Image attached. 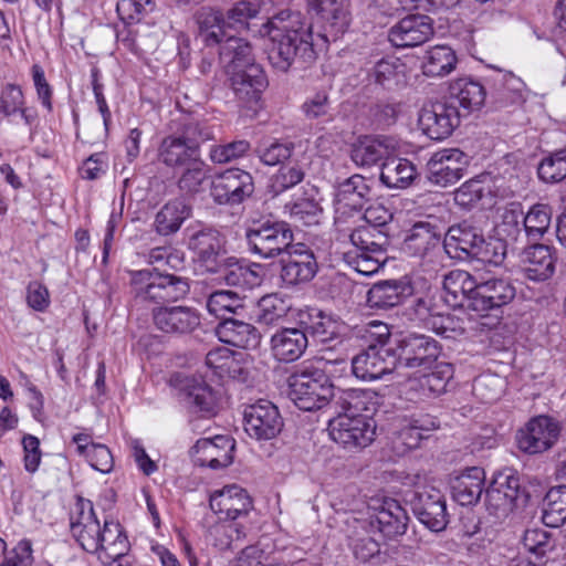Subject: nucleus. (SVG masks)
I'll use <instances>...</instances> for the list:
<instances>
[{"instance_id": "nucleus-25", "label": "nucleus", "mask_w": 566, "mask_h": 566, "mask_svg": "<svg viewBox=\"0 0 566 566\" xmlns=\"http://www.w3.org/2000/svg\"><path fill=\"white\" fill-rule=\"evenodd\" d=\"M448 102L455 106L462 118L480 111L486 99L485 87L471 77H459L452 81L444 95Z\"/></svg>"}, {"instance_id": "nucleus-16", "label": "nucleus", "mask_w": 566, "mask_h": 566, "mask_svg": "<svg viewBox=\"0 0 566 566\" xmlns=\"http://www.w3.org/2000/svg\"><path fill=\"white\" fill-rule=\"evenodd\" d=\"M254 191L250 172L231 168L216 176L211 186V197L218 205L235 206L243 202Z\"/></svg>"}, {"instance_id": "nucleus-3", "label": "nucleus", "mask_w": 566, "mask_h": 566, "mask_svg": "<svg viewBox=\"0 0 566 566\" xmlns=\"http://www.w3.org/2000/svg\"><path fill=\"white\" fill-rule=\"evenodd\" d=\"M289 397L304 411H314L331 405L336 388L326 371L315 364H303L287 378Z\"/></svg>"}, {"instance_id": "nucleus-62", "label": "nucleus", "mask_w": 566, "mask_h": 566, "mask_svg": "<svg viewBox=\"0 0 566 566\" xmlns=\"http://www.w3.org/2000/svg\"><path fill=\"white\" fill-rule=\"evenodd\" d=\"M210 273L218 274L229 286L245 287V263L234 256H226Z\"/></svg>"}, {"instance_id": "nucleus-17", "label": "nucleus", "mask_w": 566, "mask_h": 566, "mask_svg": "<svg viewBox=\"0 0 566 566\" xmlns=\"http://www.w3.org/2000/svg\"><path fill=\"white\" fill-rule=\"evenodd\" d=\"M522 492L520 479L512 470L499 472L485 490V504L496 517L506 516L516 506Z\"/></svg>"}, {"instance_id": "nucleus-12", "label": "nucleus", "mask_w": 566, "mask_h": 566, "mask_svg": "<svg viewBox=\"0 0 566 566\" xmlns=\"http://www.w3.org/2000/svg\"><path fill=\"white\" fill-rule=\"evenodd\" d=\"M331 438L344 449L357 451L368 447L375 439L376 424L368 416L338 415L329 421Z\"/></svg>"}, {"instance_id": "nucleus-26", "label": "nucleus", "mask_w": 566, "mask_h": 566, "mask_svg": "<svg viewBox=\"0 0 566 566\" xmlns=\"http://www.w3.org/2000/svg\"><path fill=\"white\" fill-rule=\"evenodd\" d=\"M211 510L224 520L247 516L253 507L249 493L237 484L226 485L210 495Z\"/></svg>"}, {"instance_id": "nucleus-48", "label": "nucleus", "mask_w": 566, "mask_h": 566, "mask_svg": "<svg viewBox=\"0 0 566 566\" xmlns=\"http://www.w3.org/2000/svg\"><path fill=\"white\" fill-rule=\"evenodd\" d=\"M543 523L552 528L566 524V484L552 486L544 496Z\"/></svg>"}, {"instance_id": "nucleus-28", "label": "nucleus", "mask_w": 566, "mask_h": 566, "mask_svg": "<svg viewBox=\"0 0 566 566\" xmlns=\"http://www.w3.org/2000/svg\"><path fill=\"white\" fill-rule=\"evenodd\" d=\"M516 295V290L510 279L490 277L479 282L475 297H473L474 312L484 313L510 304Z\"/></svg>"}, {"instance_id": "nucleus-56", "label": "nucleus", "mask_w": 566, "mask_h": 566, "mask_svg": "<svg viewBox=\"0 0 566 566\" xmlns=\"http://www.w3.org/2000/svg\"><path fill=\"white\" fill-rule=\"evenodd\" d=\"M180 168L182 172L177 182L179 190L187 195L199 192L207 178L203 160L198 157Z\"/></svg>"}, {"instance_id": "nucleus-23", "label": "nucleus", "mask_w": 566, "mask_h": 566, "mask_svg": "<svg viewBox=\"0 0 566 566\" xmlns=\"http://www.w3.org/2000/svg\"><path fill=\"white\" fill-rule=\"evenodd\" d=\"M433 33L430 17L409 14L390 28L388 39L396 48H413L430 40Z\"/></svg>"}, {"instance_id": "nucleus-60", "label": "nucleus", "mask_w": 566, "mask_h": 566, "mask_svg": "<svg viewBox=\"0 0 566 566\" xmlns=\"http://www.w3.org/2000/svg\"><path fill=\"white\" fill-rule=\"evenodd\" d=\"M347 325L339 317L322 312L311 335L322 343H327L344 337Z\"/></svg>"}, {"instance_id": "nucleus-64", "label": "nucleus", "mask_w": 566, "mask_h": 566, "mask_svg": "<svg viewBox=\"0 0 566 566\" xmlns=\"http://www.w3.org/2000/svg\"><path fill=\"white\" fill-rule=\"evenodd\" d=\"M302 112L306 119L331 120V101L327 91L321 90L308 96L302 104Z\"/></svg>"}, {"instance_id": "nucleus-45", "label": "nucleus", "mask_w": 566, "mask_h": 566, "mask_svg": "<svg viewBox=\"0 0 566 566\" xmlns=\"http://www.w3.org/2000/svg\"><path fill=\"white\" fill-rule=\"evenodd\" d=\"M416 178V168L405 158L389 157L381 165L379 179L390 189H405Z\"/></svg>"}, {"instance_id": "nucleus-33", "label": "nucleus", "mask_w": 566, "mask_h": 566, "mask_svg": "<svg viewBox=\"0 0 566 566\" xmlns=\"http://www.w3.org/2000/svg\"><path fill=\"white\" fill-rule=\"evenodd\" d=\"M408 520L406 510L397 500L385 499L368 521V526L377 528L385 538L394 539L406 533Z\"/></svg>"}, {"instance_id": "nucleus-7", "label": "nucleus", "mask_w": 566, "mask_h": 566, "mask_svg": "<svg viewBox=\"0 0 566 566\" xmlns=\"http://www.w3.org/2000/svg\"><path fill=\"white\" fill-rule=\"evenodd\" d=\"M396 368L431 369L442 353L440 343L431 336L409 333L392 347Z\"/></svg>"}, {"instance_id": "nucleus-61", "label": "nucleus", "mask_w": 566, "mask_h": 566, "mask_svg": "<svg viewBox=\"0 0 566 566\" xmlns=\"http://www.w3.org/2000/svg\"><path fill=\"white\" fill-rule=\"evenodd\" d=\"M432 371L421 378V386L427 388L433 395H440L446 391L448 382L453 377V365L444 361H437L432 366Z\"/></svg>"}, {"instance_id": "nucleus-38", "label": "nucleus", "mask_w": 566, "mask_h": 566, "mask_svg": "<svg viewBox=\"0 0 566 566\" xmlns=\"http://www.w3.org/2000/svg\"><path fill=\"white\" fill-rule=\"evenodd\" d=\"M214 333L220 342L243 349L255 348L260 343L258 329L237 317L220 321Z\"/></svg>"}, {"instance_id": "nucleus-59", "label": "nucleus", "mask_w": 566, "mask_h": 566, "mask_svg": "<svg viewBox=\"0 0 566 566\" xmlns=\"http://www.w3.org/2000/svg\"><path fill=\"white\" fill-rule=\"evenodd\" d=\"M290 216L304 226L317 224L323 211L319 202L314 198H300L285 206Z\"/></svg>"}, {"instance_id": "nucleus-11", "label": "nucleus", "mask_w": 566, "mask_h": 566, "mask_svg": "<svg viewBox=\"0 0 566 566\" xmlns=\"http://www.w3.org/2000/svg\"><path fill=\"white\" fill-rule=\"evenodd\" d=\"M406 501L419 522L429 530L440 532L447 527V501L440 490L428 486L417 489L407 494Z\"/></svg>"}, {"instance_id": "nucleus-40", "label": "nucleus", "mask_w": 566, "mask_h": 566, "mask_svg": "<svg viewBox=\"0 0 566 566\" xmlns=\"http://www.w3.org/2000/svg\"><path fill=\"white\" fill-rule=\"evenodd\" d=\"M490 80L493 83L491 98H493L496 107H505L513 104H520L524 101V83L512 72L495 70Z\"/></svg>"}, {"instance_id": "nucleus-30", "label": "nucleus", "mask_w": 566, "mask_h": 566, "mask_svg": "<svg viewBox=\"0 0 566 566\" xmlns=\"http://www.w3.org/2000/svg\"><path fill=\"white\" fill-rule=\"evenodd\" d=\"M380 396L371 389H337L333 408L338 415L368 416L373 415L379 403Z\"/></svg>"}, {"instance_id": "nucleus-50", "label": "nucleus", "mask_w": 566, "mask_h": 566, "mask_svg": "<svg viewBox=\"0 0 566 566\" xmlns=\"http://www.w3.org/2000/svg\"><path fill=\"white\" fill-rule=\"evenodd\" d=\"M181 139L193 147L196 154H200L201 144L214 138L212 127L206 120L182 116L178 119L175 132Z\"/></svg>"}, {"instance_id": "nucleus-47", "label": "nucleus", "mask_w": 566, "mask_h": 566, "mask_svg": "<svg viewBox=\"0 0 566 566\" xmlns=\"http://www.w3.org/2000/svg\"><path fill=\"white\" fill-rule=\"evenodd\" d=\"M405 64L399 59H381L368 72V80L385 90H395L405 82Z\"/></svg>"}, {"instance_id": "nucleus-35", "label": "nucleus", "mask_w": 566, "mask_h": 566, "mask_svg": "<svg viewBox=\"0 0 566 566\" xmlns=\"http://www.w3.org/2000/svg\"><path fill=\"white\" fill-rule=\"evenodd\" d=\"M412 294V286L402 280H385L371 285L367 292V304L374 310H389L400 305Z\"/></svg>"}, {"instance_id": "nucleus-2", "label": "nucleus", "mask_w": 566, "mask_h": 566, "mask_svg": "<svg viewBox=\"0 0 566 566\" xmlns=\"http://www.w3.org/2000/svg\"><path fill=\"white\" fill-rule=\"evenodd\" d=\"M198 25L207 46L219 45V59L226 64L227 73L256 64L251 44L242 38L228 35L220 11L203 9L198 15Z\"/></svg>"}, {"instance_id": "nucleus-18", "label": "nucleus", "mask_w": 566, "mask_h": 566, "mask_svg": "<svg viewBox=\"0 0 566 566\" xmlns=\"http://www.w3.org/2000/svg\"><path fill=\"white\" fill-rule=\"evenodd\" d=\"M151 315L155 327L171 336L190 335L201 325L199 312L190 306H156Z\"/></svg>"}, {"instance_id": "nucleus-14", "label": "nucleus", "mask_w": 566, "mask_h": 566, "mask_svg": "<svg viewBox=\"0 0 566 566\" xmlns=\"http://www.w3.org/2000/svg\"><path fill=\"white\" fill-rule=\"evenodd\" d=\"M243 422L248 436L258 441L276 438L284 426L279 408L266 399L247 405L243 410Z\"/></svg>"}, {"instance_id": "nucleus-52", "label": "nucleus", "mask_w": 566, "mask_h": 566, "mask_svg": "<svg viewBox=\"0 0 566 566\" xmlns=\"http://www.w3.org/2000/svg\"><path fill=\"white\" fill-rule=\"evenodd\" d=\"M415 313L416 317L420 321H427V325H430L431 328L439 335L444 337H450L448 332L453 331L451 325L453 324V318L451 316H442L434 312V306L431 297L420 296L412 301V305L410 307Z\"/></svg>"}, {"instance_id": "nucleus-44", "label": "nucleus", "mask_w": 566, "mask_h": 566, "mask_svg": "<svg viewBox=\"0 0 566 566\" xmlns=\"http://www.w3.org/2000/svg\"><path fill=\"white\" fill-rule=\"evenodd\" d=\"M200 157L193 147L181 139L176 133L163 138L158 147V160L166 167L179 169Z\"/></svg>"}, {"instance_id": "nucleus-55", "label": "nucleus", "mask_w": 566, "mask_h": 566, "mask_svg": "<svg viewBox=\"0 0 566 566\" xmlns=\"http://www.w3.org/2000/svg\"><path fill=\"white\" fill-rule=\"evenodd\" d=\"M552 209L547 205H534L523 217V228L530 238H541L549 228Z\"/></svg>"}, {"instance_id": "nucleus-34", "label": "nucleus", "mask_w": 566, "mask_h": 566, "mask_svg": "<svg viewBox=\"0 0 566 566\" xmlns=\"http://www.w3.org/2000/svg\"><path fill=\"white\" fill-rule=\"evenodd\" d=\"M228 74L235 96L247 103L258 102L269 84L260 64H252Z\"/></svg>"}, {"instance_id": "nucleus-42", "label": "nucleus", "mask_w": 566, "mask_h": 566, "mask_svg": "<svg viewBox=\"0 0 566 566\" xmlns=\"http://www.w3.org/2000/svg\"><path fill=\"white\" fill-rule=\"evenodd\" d=\"M347 539L354 556L363 563L380 553L378 542L368 532V521L353 518L347 523Z\"/></svg>"}, {"instance_id": "nucleus-29", "label": "nucleus", "mask_w": 566, "mask_h": 566, "mask_svg": "<svg viewBox=\"0 0 566 566\" xmlns=\"http://www.w3.org/2000/svg\"><path fill=\"white\" fill-rule=\"evenodd\" d=\"M373 190L368 180L361 175H353L339 182L336 187L335 202L337 205L336 217L344 213L346 209L360 212L371 200Z\"/></svg>"}, {"instance_id": "nucleus-37", "label": "nucleus", "mask_w": 566, "mask_h": 566, "mask_svg": "<svg viewBox=\"0 0 566 566\" xmlns=\"http://www.w3.org/2000/svg\"><path fill=\"white\" fill-rule=\"evenodd\" d=\"M308 339L305 331L297 327L281 328L271 337V350L279 361L297 360L306 350Z\"/></svg>"}, {"instance_id": "nucleus-8", "label": "nucleus", "mask_w": 566, "mask_h": 566, "mask_svg": "<svg viewBox=\"0 0 566 566\" xmlns=\"http://www.w3.org/2000/svg\"><path fill=\"white\" fill-rule=\"evenodd\" d=\"M334 224L336 241L350 245L345 252L387 254L390 239L384 229L370 224L354 226L344 218V213L335 217Z\"/></svg>"}, {"instance_id": "nucleus-1", "label": "nucleus", "mask_w": 566, "mask_h": 566, "mask_svg": "<svg viewBox=\"0 0 566 566\" xmlns=\"http://www.w3.org/2000/svg\"><path fill=\"white\" fill-rule=\"evenodd\" d=\"M307 7L312 24L306 23L300 12L283 11L263 25L261 32L269 38L268 60L279 72L302 70L315 61L314 28L325 42H335L349 28L348 0H307Z\"/></svg>"}, {"instance_id": "nucleus-20", "label": "nucleus", "mask_w": 566, "mask_h": 566, "mask_svg": "<svg viewBox=\"0 0 566 566\" xmlns=\"http://www.w3.org/2000/svg\"><path fill=\"white\" fill-rule=\"evenodd\" d=\"M70 528L72 536L85 552L90 554L97 552L102 526L90 500L77 499L71 513Z\"/></svg>"}, {"instance_id": "nucleus-58", "label": "nucleus", "mask_w": 566, "mask_h": 566, "mask_svg": "<svg viewBox=\"0 0 566 566\" xmlns=\"http://www.w3.org/2000/svg\"><path fill=\"white\" fill-rule=\"evenodd\" d=\"M155 8L154 0H119L116 11L125 23L132 24L144 20Z\"/></svg>"}, {"instance_id": "nucleus-13", "label": "nucleus", "mask_w": 566, "mask_h": 566, "mask_svg": "<svg viewBox=\"0 0 566 566\" xmlns=\"http://www.w3.org/2000/svg\"><path fill=\"white\" fill-rule=\"evenodd\" d=\"M280 266V279L286 287L311 282L319 268L314 251L304 243H293L281 256Z\"/></svg>"}, {"instance_id": "nucleus-5", "label": "nucleus", "mask_w": 566, "mask_h": 566, "mask_svg": "<svg viewBox=\"0 0 566 566\" xmlns=\"http://www.w3.org/2000/svg\"><path fill=\"white\" fill-rule=\"evenodd\" d=\"M130 286L136 301L153 302L158 306L184 300L190 292L188 277L156 269L130 272Z\"/></svg>"}, {"instance_id": "nucleus-31", "label": "nucleus", "mask_w": 566, "mask_h": 566, "mask_svg": "<svg viewBox=\"0 0 566 566\" xmlns=\"http://www.w3.org/2000/svg\"><path fill=\"white\" fill-rule=\"evenodd\" d=\"M478 285L479 282L468 271H450L442 282L444 302L451 307H467L474 311L473 297H475Z\"/></svg>"}, {"instance_id": "nucleus-49", "label": "nucleus", "mask_w": 566, "mask_h": 566, "mask_svg": "<svg viewBox=\"0 0 566 566\" xmlns=\"http://www.w3.org/2000/svg\"><path fill=\"white\" fill-rule=\"evenodd\" d=\"M437 428L438 422L428 415L411 417L403 420V424L397 432V439L407 449H416L420 441L428 438V433Z\"/></svg>"}, {"instance_id": "nucleus-39", "label": "nucleus", "mask_w": 566, "mask_h": 566, "mask_svg": "<svg viewBox=\"0 0 566 566\" xmlns=\"http://www.w3.org/2000/svg\"><path fill=\"white\" fill-rule=\"evenodd\" d=\"M522 263L525 276L541 282L554 274L556 258L551 247L537 243L523 251Z\"/></svg>"}, {"instance_id": "nucleus-32", "label": "nucleus", "mask_w": 566, "mask_h": 566, "mask_svg": "<svg viewBox=\"0 0 566 566\" xmlns=\"http://www.w3.org/2000/svg\"><path fill=\"white\" fill-rule=\"evenodd\" d=\"M97 545L98 559L111 565L118 563L117 566H124L120 560L127 555L130 544L127 535L119 523L105 521L98 536Z\"/></svg>"}, {"instance_id": "nucleus-41", "label": "nucleus", "mask_w": 566, "mask_h": 566, "mask_svg": "<svg viewBox=\"0 0 566 566\" xmlns=\"http://www.w3.org/2000/svg\"><path fill=\"white\" fill-rule=\"evenodd\" d=\"M191 206L185 198H175L165 203L156 213L154 227L158 234L170 235L176 233L181 224L190 218Z\"/></svg>"}, {"instance_id": "nucleus-54", "label": "nucleus", "mask_w": 566, "mask_h": 566, "mask_svg": "<svg viewBox=\"0 0 566 566\" xmlns=\"http://www.w3.org/2000/svg\"><path fill=\"white\" fill-rule=\"evenodd\" d=\"M304 178L305 168L302 164L295 161L282 165L271 178L270 191L279 196L301 184Z\"/></svg>"}, {"instance_id": "nucleus-19", "label": "nucleus", "mask_w": 566, "mask_h": 566, "mask_svg": "<svg viewBox=\"0 0 566 566\" xmlns=\"http://www.w3.org/2000/svg\"><path fill=\"white\" fill-rule=\"evenodd\" d=\"M469 165V157L458 148L443 149L432 155L427 164L430 182L448 187L458 182Z\"/></svg>"}, {"instance_id": "nucleus-4", "label": "nucleus", "mask_w": 566, "mask_h": 566, "mask_svg": "<svg viewBox=\"0 0 566 566\" xmlns=\"http://www.w3.org/2000/svg\"><path fill=\"white\" fill-rule=\"evenodd\" d=\"M357 336L369 333L377 335L376 343H370L366 349L352 359L353 375L365 381L380 379L396 369L392 346H388V326L381 322L373 321L366 327L356 328Z\"/></svg>"}, {"instance_id": "nucleus-53", "label": "nucleus", "mask_w": 566, "mask_h": 566, "mask_svg": "<svg viewBox=\"0 0 566 566\" xmlns=\"http://www.w3.org/2000/svg\"><path fill=\"white\" fill-rule=\"evenodd\" d=\"M290 305L279 294H268L258 302V323L274 326L282 323L290 312Z\"/></svg>"}, {"instance_id": "nucleus-15", "label": "nucleus", "mask_w": 566, "mask_h": 566, "mask_svg": "<svg viewBox=\"0 0 566 566\" xmlns=\"http://www.w3.org/2000/svg\"><path fill=\"white\" fill-rule=\"evenodd\" d=\"M462 117L455 106H452L443 96L436 102L422 106L418 124L423 134L432 140H443L451 136L460 125Z\"/></svg>"}, {"instance_id": "nucleus-9", "label": "nucleus", "mask_w": 566, "mask_h": 566, "mask_svg": "<svg viewBox=\"0 0 566 566\" xmlns=\"http://www.w3.org/2000/svg\"><path fill=\"white\" fill-rule=\"evenodd\" d=\"M169 385L189 411L202 416L214 415L216 394L201 376L174 373L169 378Z\"/></svg>"}, {"instance_id": "nucleus-43", "label": "nucleus", "mask_w": 566, "mask_h": 566, "mask_svg": "<svg viewBox=\"0 0 566 566\" xmlns=\"http://www.w3.org/2000/svg\"><path fill=\"white\" fill-rule=\"evenodd\" d=\"M390 140L386 137H360L350 149L352 160L359 167H371L389 158Z\"/></svg>"}, {"instance_id": "nucleus-46", "label": "nucleus", "mask_w": 566, "mask_h": 566, "mask_svg": "<svg viewBox=\"0 0 566 566\" xmlns=\"http://www.w3.org/2000/svg\"><path fill=\"white\" fill-rule=\"evenodd\" d=\"M207 310L220 321L240 316L245 310L244 297L230 290H218L209 295Z\"/></svg>"}, {"instance_id": "nucleus-24", "label": "nucleus", "mask_w": 566, "mask_h": 566, "mask_svg": "<svg viewBox=\"0 0 566 566\" xmlns=\"http://www.w3.org/2000/svg\"><path fill=\"white\" fill-rule=\"evenodd\" d=\"M188 248L208 272H211L227 256L224 237L213 228H202L191 233Z\"/></svg>"}, {"instance_id": "nucleus-63", "label": "nucleus", "mask_w": 566, "mask_h": 566, "mask_svg": "<svg viewBox=\"0 0 566 566\" xmlns=\"http://www.w3.org/2000/svg\"><path fill=\"white\" fill-rule=\"evenodd\" d=\"M386 254L375 255L373 253L343 252V260L356 272L369 276L385 264Z\"/></svg>"}, {"instance_id": "nucleus-51", "label": "nucleus", "mask_w": 566, "mask_h": 566, "mask_svg": "<svg viewBox=\"0 0 566 566\" xmlns=\"http://www.w3.org/2000/svg\"><path fill=\"white\" fill-rule=\"evenodd\" d=\"M455 65L457 56L452 49L446 45H437L427 52L422 70L426 76H446L455 69Z\"/></svg>"}, {"instance_id": "nucleus-22", "label": "nucleus", "mask_w": 566, "mask_h": 566, "mask_svg": "<svg viewBox=\"0 0 566 566\" xmlns=\"http://www.w3.org/2000/svg\"><path fill=\"white\" fill-rule=\"evenodd\" d=\"M482 235L479 228L463 221L451 226L443 233L442 248L449 258L467 261L474 258L480 243H482Z\"/></svg>"}, {"instance_id": "nucleus-57", "label": "nucleus", "mask_w": 566, "mask_h": 566, "mask_svg": "<svg viewBox=\"0 0 566 566\" xmlns=\"http://www.w3.org/2000/svg\"><path fill=\"white\" fill-rule=\"evenodd\" d=\"M541 180L547 184L559 182L566 178V151L559 150L545 157L537 167Z\"/></svg>"}, {"instance_id": "nucleus-21", "label": "nucleus", "mask_w": 566, "mask_h": 566, "mask_svg": "<svg viewBox=\"0 0 566 566\" xmlns=\"http://www.w3.org/2000/svg\"><path fill=\"white\" fill-rule=\"evenodd\" d=\"M235 441L229 436L199 439L191 448L195 464L219 470L233 462Z\"/></svg>"}, {"instance_id": "nucleus-27", "label": "nucleus", "mask_w": 566, "mask_h": 566, "mask_svg": "<svg viewBox=\"0 0 566 566\" xmlns=\"http://www.w3.org/2000/svg\"><path fill=\"white\" fill-rule=\"evenodd\" d=\"M442 228L430 221H418L407 232L402 250L413 256L426 258L440 251Z\"/></svg>"}, {"instance_id": "nucleus-36", "label": "nucleus", "mask_w": 566, "mask_h": 566, "mask_svg": "<svg viewBox=\"0 0 566 566\" xmlns=\"http://www.w3.org/2000/svg\"><path fill=\"white\" fill-rule=\"evenodd\" d=\"M485 473L482 468L471 467L450 481L451 494L460 505H473L484 490Z\"/></svg>"}, {"instance_id": "nucleus-10", "label": "nucleus", "mask_w": 566, "mask_h": 566, "mask_svg": "<svg viewBox=\"0 0 566 566\" xmlns=\"http://www.w3.org/2000/svg\"><path fill=\"white\" fill-rule=\"evenodd\" d=\"M562 430L560 422L551 416L533 417L517 431V447L527 454L543 453L557 443Z\"/></svg>"}, {"instance_id": "nucleus-6", "label": "nucleus", "mask_w": 566, "mask_h": 566, "mask_svg": "<svg viewBox=\"0 0 566 566\" xmlns=\"http://www.w3.org/2000/svg\"><path fill=\"white\" fill-rule=\"evenodd\" d=\"M249 251L262 259L282 256L293 244L294 234L290 223L265 219L253 221L245 232Z\"/></svg>"}]
</instances>
